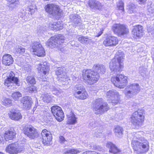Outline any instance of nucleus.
Returning <instances> with one entry per match:
<instances>
[{"instance_id": "nucleus-20", "label": "nucleus", "mask_w": 154, "mask_h": 154, "mask_svg": "<svg viewBox=\"0 0 154 154\" xmlns=\"http://www.w3.org/2000/svg\"><path fill=\"white\" fill-rule=\"evenodd\" d=\"M16 134L14 130H8L5 131L3 134V136H4L6 141L11 142L16 138Z\"/></svg>"}, {"instance_id": "nucleus-42", "label": "nucleus", "mask_w": 154, "mask_h": 154, "mask_svg": "<svg viewBox=\"0 0 154 154\" xmlns=\"http://www.w3.org/2000/svg\"><path fill=\"white\" fill-rule=\"evenodd\" d=\"M28 89L29 92L30 93H32L35 91H37L36 87L32 85L28 87Z\"/></svg>"}, {"instance_id": "nucleus-33", "label": "nucleus", "mask_w": 154, "mask_h": 154, "mask_svg": "<svg viewBox=\"0 0 154 154\" xmlns=\"http://www.w3.org/2000/svg\"><path fill=\"white\" fill-rule=\"evenodd\" d=\"M8 6L9 8H14L19 3V0H8Z\"/></svg>"}, {"instance_id": "nucleus-22", "label": "nucleus", "mask_w": 154, "mask_h": 154, "mask_svg": "<svg viewBox=\"0 0 154 154\" xmlns=\"http://www.w3.org/2000/svg\"><path fill=\"white\" fill-rule=\"evenodd\" d=\"M14 59L12 56L8 54H5L2 57V63L5 66H9L13 63Z\"/></svg>"}, {"instance_id": "nucleus-28", "label": "nucleus", "mask_w": 154, "mask_h": 154, "mask_svg": "<svg viewBox=\"0 0 154 154\" xmlns=\"http://www.w3.org/2000/svg\"><path fill=\"white\" fill-rule=\"evenodd\" d=\"M67 124L68 125H74L77 122V118L72 112H70L69 115L67 116Z\"/></svg>"}, {"instance_id": "nucleus-16", "label": "nucleus", "mask_w": 154, "mask_h": 154, "mask_svg": "<svg viewBox=\"0 0 154 154\" xmlns=\"http://www.w3.org/2000/svg\"><path fill=\"white\" fill-rule=\"evenodd\" d=\"M51 111L57 121L61 122L63 120L64 114L61 107L57 105L53 106L51 107Z\"/></svg>"}, {"instance_id": "nucleus-47", "label": "nucleus", "mask_w": 154, "mask_h": 154, "mask_svg": "<svg viewBox=\"0 0 154 154\" xmlns=\"http://www.w3.org/2000/svg\"><path fill=\"white\" fill-rule=\"evenodd\" d=\"M59 141L61 143H64L66 140H65L63 136H60L59 137Z\"/></svg>"}, {"instance_id": "nucleus-18", "label": "nucleus", "mask_w": 154, "mask_h": 154, "mask_svg": "<svg viewBox=\"0 0 154 154\" xmlns=\"http://www.w3.org/2000/svg\"><path fill=\"white\" fill-rule=\"evenodd\" d=\"M19 82L18 78L15 76V73L11 71L9 73L8 75L5 79L4 84L5 86L8 87L12 86L11 84L13 83L18 85Z\"/></svg>"}, {"instance_id": "nucleus-8", "label": "nucleus", "mask_w": 154, "mask_h": 154, "mask_svg": "<svg viewBox=\"0 0 154 154\" xmlns=\"http://www.w3.org/2000/svg\"><path fill=\"white\" fill-rule=\"evenodd\" d=\"M41 136L39 139L44 146H48L51 144L53 136L50 131L44 129L41 132Z\"/></svg>"}, {"instance_id": "nucleus-13", "label": "nucleus", "mask_w": 154, "mask_h": 154, "mask_svg": "<svg viewBox=\"0 0 154 154\" xmlns=\"http://www.w3.org/2000/svg\"><path fill=\"white\" fill-rule=\"evenodd\" d=\"M38 73L41 75L40 77L42 79H47V76L49 74L50 67L46 62H44L43 64L39 63L37 68Z\"/></svg>"}, {"instance_id": "nucleus-12", "label": "nucleus", "mask_w": 154, "mask_h": 154, "mask_svg": "<svg viewBox=\"0 0 154 154\" xmlns=\"http://www.w3.org/2000/svg\"><path fill=\"white\" fill-rule=\"evenodd\" d=\"M73 96L77 99L82 100L87 99L88 97L85 88L83 86H78L74 88Z\"/></svg>"}, {"instance_id": "nucleus-6", "label": "nucleus", "mask_w": 154, "mask_h": 154, "mask_svg": "<svg viewBox=\"0 0 154 154\" xmlns=\"http://www.w3.org/2000/svg\"><path fill=\"white\" fill-rule=\"evenodd\" d=\"M127 77L121 74L112 77L111 81L116 87L119 88H123L127 84Z\"/></svg>"}, {"instance_id": "nucleus-27", "label": "nucleus", "mask_w": 154, "mask_h": 154, "mask_svg": "<svg viewBox=\"0 0 154 154\" xmlns=\"http://www.w3.org/2000/svg\"><path fill=\"white\" fill-rule=\"evenodd\" d=\"M54 36L51 37L48 40L46 43L47 46L50 47L51 48H54L56 46V45L58 44L57 41L59 38Z\"/></svg>"}, {"instance_id": "nucleus-26", "label": "nucleus", "mask_w": 154, "mask_h": 154, "mask_svg": "<svg viewBox=\"0 0 154 154\" xmlns=\"http://www.w3.org/2000/svg\"><path fill=\"white\" fill-rule=\"evenodd\" d=\"M48 27L49 29L53 30L59 31L63 28V25L58 22H54L53 23H50Z\"/></svg>"}, {"instance_id": "nucleus-3", "label": "nucleus", "mask_w": 154, "mask_h": 154, "mask_svg": "<svg viewBox=\"0 0 154 154\" xmlns=\"http://www.w3.org/2000/svg\"><path fill=\"white\" fill-rule=\"evenodd\" d=\"M124 57V54L121 51H119L116 53L115 58L109 63V68L112 71L117 73V72L122 70L124 67L123 62Z\"/></svg>"}, {"instance_id": "nucleus-7", "label": "nucleus", "mask_w": 154, "mask_h": 154, "mask_svg": "<svg viewBox=\"0 0 154 154\" xmlns=\"http://www.w3.org/2000/svg\"><path fill=\"white\" fill-rule=\"evenodd\" d=\"M44 8L47 13L54 16H59L62 12L58 5L53 3L47 4L45 6Z\"/></svg>"}, {"instance_id": "nucleus-17", "label": "nucleus", "mask_w": 154, "mask_h": 154, "mask_svg": "<svg viewBox=\"0 0 154 154\" xmlns=\"http://www.w3.org/2000/svg\"><path fill=\"white\" fill-rule=\"evenodd\" d=\"M112 30L114 32L119 36L127 34L128 29L125 26L120 24H115L112 27Z\"/></svg>"}, {"instance_id": "nucleus-10", "label": "nucleus", "mask_w": 154, "mask_h": 154, "mask_svg": "<svg viewBox=\"0 0 154 154\" xmlns=\"http://www.w3.org/2000/svg\"><path fill=\"white\" fill-rule=\"evenodd\" d=\"M143 111L138 110L134 112L131 117V121L135 125L140 126L144 121Z\"/></svg>"}, {"instance_id": "nucleus-2", "label": "nucleus", "mask_w": 154, "mask_h": 154, "mask_svg": "<svg viewBox=\"0 0 154 154\" xmlns=\"http://www.w3.org/2000/svg\"><path fill=\"white\" fill-rule=\"evenodd\" d=\"M142 132H138L134 134L131 145L134 151L137 153H143L149 149L147 141L141 137Z\"/></svg>"}, {"instance_id": "nucleus-15", "label": "nucleus", "mask_w": 154, "mask_h": 154, "mask_svg": "<svg viewBox=\"0 0 154 154\" xmlns=\"http://www.w3.org/2000/svg\"><path fill=\"white\" fill-rule=\"evenodd\" d=\"M51 111L57 121L61 122L63 120L64 114L61 107L57 105L53 106L51 107Z\"/></svg>"}, {"instance_id": "nucleus-9", "label": "nucleus", "mask_w": 154, "mask_h": 154, "mask_svg": "<svg viewBox=\"0 0 154 154\" xmlns=\"http://www.w3.org/2000/svg\"><path fill=\"white\" fill-rule=\"evenodd\" d=\"M24 149V146L23 145H19L14 142L8 145L5 148V151L10 154H17Z\"/></svg>"}, {"instance_id": "nucleus-37", "label": "nucleus", "mask_w": 154, "mask_h": 154, "mask_svg": "<svg viewBox=\"0 0 154 154\" xmlns=\"http://www.w3.org/2000/svg\"><path fill=\"white\" fill-rule=\"evenodd\" d=\"M128 12L130 14L134 13L136 11V7L133 4H131L128 5Z\"/></svg>"}, {"instance_id": "nucleus-14", "label": "nucleus", "mask_w": 154, "mask_h": 154, "mask_svg": "<svg viewBox=\"0 0 154 154\" xmlns=\"http://www.w3.org/2000/svg\"><path fill=\"white\" fill-rule=\"evenodd\" d=\"M22 131L24 134L32 139H35L38 135V130L31 125L24 127Z\"/></svg>"}, {"instance_id": "nucleus-38", "label": "nucleus", "mask_w": 154, "mask_h": 154, "mask_svg": "<svg viewBox=\"0 0 154 154\" xmlns=\"http://www.w3.org/2000/svg\"><path fill=\"white\" fill-rule=\"evenodd\" d=\"M59 80L61 82H65L69 80V78L66 73L65 72L60 77H58Z\"/></svg>"}, {"instance_id": "nucleus-44", "label": "nucleus", "mask_w": 154, "mask_h": 154, "mask_svg": "<svg viewBox=\"0 0 154 154\" xmlns=\"http://www.w3.org/2000/svg\"><path fill=\"white\" fill-rule=\"evenodd\" d=\"M65 73V72L61 69H58L55 72L56 75L58 76V78L59 76L60 77Z\"/></svg>"}, {"instance_id": "nucleus-32", "label": "nucleus", "mask_w": 154, "mask_h": 154, "mask_svg": "<svg viewBox=\"0 0 154 154\" xmlns=\"http://www.w3.org/2000/svg\"><path fill=\"white\" fill-rule=\"evenodd\" d=\"M2 104L6 106L10 107L12 106V100L10 98H5L2 101Z\"/></svg>"}, {"instance_id": "nucleus-25", "label": "nucleus", "mask_w": 154, "mask_h": 154, "mask_svg": "<svg viewBox=\"0 0 154 154\" xmlns=\"http://www.w3.org/2000/svg\"><path fill=\"white\" fill-rule=\"evenodd\" d=\"M94 105L93 110L98 112L97 113H102L104 112L103 110L104 107L103 103L101 101L97 100L95 101Z\"/></svg>"}, {"instance_id": "nucleus-5", "label": "nucleus", "mask_w": 154, "mask_h": 154, "mask_svg": "<svg viewBox=\"0 0 154 154\" xmlns=\"http://www.w3.org/2000/svg\"><path fill=\"white\" fill-rule=\"evenodd\" d=\"M140 86L137 83L130 84L124 91V94L127 98H131L137 94L140 91Z\"/></svg>"}, {"instance_id": "nucleus-23", "label": "nucleus", "mask_w": 154, "mask_h": 154, "mask_svg": "<svg viewBox=\"0 0 154 154\" xmlns=\"http://www.w3.org/2000/svg\"><path fill=\"white\" fill-rule=\"evenodd\" d=\"M143 31V27L142 26L137 25L134 26L132 32L133 37L135 38L140 37L142 35Z\"/></svg>"}, {"instance_id": "nucleus-11", "label": "nucleus", "mask_w": 154, "mask_h": 154, "mask_svg": "<svg viewBox=\"0 0 154 154\" xmlns=\"http://www.w3.org/2000/svg\"><path fill=\"white\" fill-rule=\"evenodd\" d=\"M106 100L108 103H111L113 105L118 104L120 101V96L118 92L112 90L106 93Z\"/></svg>"}, {"instance_id": "nucleus-51", "label": "nucleus", "mask_w": 154, "mask_h": 154, "mask_svg": "<svg viewBox=\"0 0 154 154\" xmlns=\"http://www.w3.org/2000/svg\"><path fill=\"white\" fill-rule=\"evenodd\" d=\"M0 154H4V153H3L2 152H0Z\"/></svg>"}, {"instance_id": "nucleus-43", "label": "nucleus", "mask_w": 154, "mask_h": 154, "mask_svg": "<svg viewBox=\"0 0 154 154\" xmlns=\"http://www.w3.org/2000/svg\"><path fill=\"white\" fill-rule=\"evenodd\" d=\"M35 5H30L28 7V11L30 12L31 14L32 15L35 12Z\"/></svg>"}, {"instance_id": "nucleus-29", "label": "nucleus", "mask_w": 154, "mask_h": 154, "mask_svg": "<svg viewBox=\"0 0 154 154\" xmlns=\"http://www.w3.org/2000/svg\"><path fill=\"white\" fill-rule=\"evenodd\" d=\"M118 39L116 37L110 36L106 38V46H115L118 43Z\"/></svg>"}, {"instance_id": "nucleus-50", "label": "nucleus", "mask_w": 154, "mask_h": 154, "mask_svg": "<svg viewBox=\"0 0 154 154\" xmlns=\"http://www.w3.org/2000/svg\"><path fill=\"white\" fill-rule=\"evenodd\" d=\"M44 1H50V0H43Z\"/></svg>"}, {"instance_id": "nucleus-40", "label": "nucleus", "mask_w": 154, "mask_h": 154, "mask_svg": "<svg viewBox=\"0 0 154 154\" xmlns=\"http://www.w3.org/2000/svg\"><path fill=\"white\" fill-rule=\"evenodd\" d=\"M124 3L122 1H119L117 4V7L118 9L121 10L122 12L124 11Z\"/></svg>"}, {"instance_id": "nucleus-52", "label": "nucleus", "mask_w": 154, "mask_h": 154, "mask_svg": "<svg viewBox=\"0 0 154 154\" xmlns=\"http://www.w3.org/2000/svg\"><path fill=\"white\" fill-rule=\"evenodd\" d=\"M148 32H150L149 30L148 29Z\"/></svg>"}, {"instance_id": "nucleus-48", "label": "nucleus", "mask_w": 154, "mask_h": 154, "mask_svg": "<svg viewBox=\"0 0 154 154\" xmlns=\"http://www.w3.org/2000/svg\"><path fill=\"white\" fill-rule=\"evenodd\" d=\"M147 0H138V2L140 4H144Z\"/></svg>"}, {"instance_id": "nucleus-35", "label": "nucleus", "mask_w": 154, "mask_h": 154, "mask_svg": "<svg viewBox=\"0 0 154 154\" xmlns=\"http://www.w3.org/2000/svg\"><path fill=\"white\" fill-rule=\"evenodd\" d=\"M26 81L28 84L31 85H35L36 82L35 77L32 75L27 76L26 78Z\"/></svg>"}, {"instance_id": "nucleus-24", "label": "nucleus", "mask_w": 154, "mask_h": 154, "mask_svg": "<svg viewBox=\"0 0 154 154\" xmlns=\"http://www.w3.org/2000/svg\"><path fill=\"white\" fill-rule=\"evenodd\" d=\"M88 5L91 9L95 10H101L103 7L101 3L96 0H89Z\"/></svg>"}, {"instance_id": "nucleus-4", "label": "nucleus", "mask_w": 154, "mask_h": 154, "mask_svg": "<svg viewBox=\"0 0 154 154\" xmlns=\"http://www.w3.org/2000/svg\"><path fill=\"white\" fill-rule=\"evenodd\" d=\"M30 51L38 57H44L46 55L45 50L40 42H32L30 46Z\"/></svg>"}, {"instance_id": "nucleus-45", "label": "nucleus", "mask_w": 154, "mask_h": 154, "mask_svg": "<svg viewBox=\"0 0 154 154\" xmlns=\"http://www.w3.org/2000/svg\"><path fill=\"white\" fill-rule=\"evenodd\" d=\"M82 154H100L94 151H88L84 152Z\"/></svg>"}, {"instance_id": "nucleus-39", "label": "nucleus", "mask_w": 154, "mask_h": 154, "mask_svg": "<svg viewBox=\"0 0 154 154\" xmlns=\"http://www.w3.org/2000/svg\"><path fill=\"white\" fill-rule=\"evenodd\" d=\"M26 49L21 46L19 47L16 49V52L17 54L20 55L24 54L25 52Z\"/></svg>"}, {"instance_id": "nucleus-36", "label": "nucleus", "mask_w": 154, "mask_h": 154, "mask_svg": "<svg viewBox=\"0 0 154 154\" xmlns=\"http://www.w3.org/2000/svg\"><path fill=\"white\" fill-rule=\"evenodd\" d=\"M81 152L79 150L75 149H70L66 151L65 154H78Z\"/></svg>"}, {"instance_id": "nucleus-46", "label": "nucleus", "mask_w": 154, "mask_h": 154, "mask_svg": "<svg viewBox=\"0 0 154 154\" xmlns=\"http://www.w3.org/2000/svg\"><path fill=\"white\" fill-rule=\"evenodd\" d=\"M150 15L152 17V20L154 19V9H148Z\"/></svg>"}, {"instance_id": "nucleus-49", "label": "nucleus", "mask_w": 154, "mask_h": 154, "mask_svg": "<svg viewBox=\"0 0 154 154\" xmlns=\"http://www.w3.org/2000/svg\"><path fill=\"white\" fill-rule=\"evenodd\" d=\"M103 31H100L99 32H98L97 35L96 36V37H99L103 33Z\"/></svg>"}, {"instance_id": "nucleus-30", "label": "nucleus", "mask_w": 154, "mask_h": 154, "mask_svg": "<svg viewBox=\"0 0 154 154\" xmlns=\"http://www.w3.org/2000/svg\"><path fill=\"white\" fill-rule=\"evenodd\" d=\"M106 147L109 148V152L113 153H117L120 151L111 142H108L106 143Z\"/></svg>"}, {"instance_id": "nucleus-19", "label": "nucleus", "mask_w": 154, "mask_h": 154, "mask_svg": "<svg viewBox=\"0 0 154 154\" xmlns=\"http://www.w3.org/2000/svg\"><path fill=\"white\" fill-rule=\"evenodd\" d=\"M9 118L11 120L18 121L22 118V115L19 110L14 109H11L8 113Z\"/></svg>"}, {"instance_id": "nucleus-31", "label": "nucleus", "mask_w": 154, "mask_h": 154, "mask_svg": "<svg viewBox=\"0 0 154 154\" xmlns=\"http://www.w3.org/2000/svg\"><path fill=\"white\" fill-rule=\"evenodd\" d=\"M114 131L116 136L118 137H121L123 134V128L119 126L116 127L114 129Z\"/></svg>"}, {"instance_id": "nucleus-34", "label": "nucleus", "mask_w": 154, "mask_h": 154, "mask_svg": "<svg viewBox=\"0 0 154 154\" xmlns=\"http://www.w3.org/2000/svg\"><path fill=\"white\" fill-rule=\"evenodd\" d=\"M22 96V94L19 91L14 92L11 95V97L14 101L18 100Z\"/></svg>"}, {"instance_id": "nucleus-53", "label": "nucleus", "mask_w": 154, "mask_h": 154, "mask_svg": "<svg viewBox=\"0 0 154 154\" xmlns=\"http://www.w3.org/2000/svg\"><path fill=\"white\" fill-rule=\"evenodd\" d=\"M106 107H107V106L106 105ZM106 109H107V107L106 108Z\"/></svg>"}, {"instance_id": "nucleus-41", "label": "nucleus", "mask_w": 154, "mask_h": 154, "mask_svg": "<svg viewBox=\"0 0 154 154\" xmlns=\"http://www.w3.org/2000/svg\"><path fill=\"white\" fill-rule=\"evenodd\" d=\"M89 38L84 36H80L78 38V40L82 44L86 43L89 41Z\"/></svg>"}, {"instance_id": "nucleus-21", "label": "nucleus", "mask_w": 154, "mask_h": 154, "mask_svg": "<svg viewBox=\"0 0 154 154\" xmlns=\"http://www.w3.org/2000/svg\"><path fill=\"white\" fill-rule=\"evenodd\" d=\"M21 102L24 108L26 110H29L32 107V98L29 96H25L22 98Z\"/></svg>"}, {"instance_id": "nucleus-1", "label": "nucleus", "mask_w": 154, "mask_h": 154, "mask_svg": "<svg viewBox=\"0 0 154 154\" xmlns=\"http://www.w3.org/2000/svg\"><path fill=\"white\" fill-rule=\"evenodd\" d=\"M93 67L96 71L89 69H84L82 71L83 81L89 85H93L98 81L100 78L98 72L101 71V67L100 65H94Z\"/></svg>"}]
</instances>
